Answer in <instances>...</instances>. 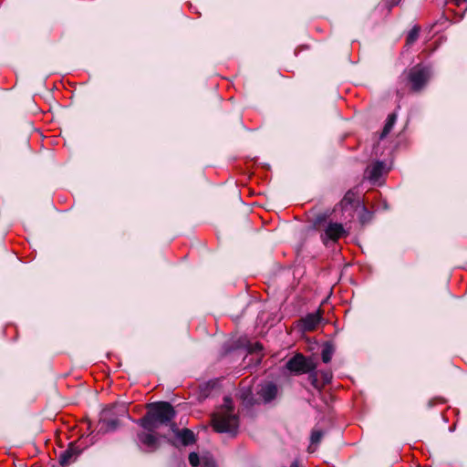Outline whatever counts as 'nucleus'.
Wrapping results in <instances>:
<instances>
[{"instance_id": "obj_14", "label": "nucleus", "mask_w": 467, "mask_h": 467, "mask_svg": "<svg viewBox=\"0 0 467 467\" xmlns=\"http://www.w3.org/2000/svg\"><path fill=\"white\" fill-rule=\"evenodd\" d=\"M333 356V349L330 347H326L322 350V360L325 363H328Z\"/></svg>"}, {"instance_id": "obj_20", "label": "nucleus", "mask_w": 467, "mask_h": 467, "mask_svg": "<svg viewBox=\"0 0 467 467\" xmlns=\"http://www.w3.org/2000/svg\"><path fill=\"white\" fill-rule=\"evenodd\" d=\"M262 349H263V347L260 343H255L253 347V350L261 351Z\"/></svg>"}, {"instance_id": "obj_15", "label": "nucleus", "mask_w": 467, "mask_h": 467, "mask_svg": "<svg viewBox=\"0 0 467 467\" xmlns=\"http://www.w3.org/2000/svg\"><path fill=\"white\" fill-rule=\"evenodd\" d=\"M418 36H419V30L417 28H413L412 30H410V32L409 33V35L407 36V44L410 45V44L414 43L416 41V39L418 38Z\"/></svg>"}, {"instance_id": "obj_2", "label": "nucleus", "mask_w": 467, "mask_h": 467, "mask_svg": "<svg viewBox=\"0 0 467 467\" xmlns=\"http://www.w3.org/2000/svg\"><path fill=\"white\" fill-rule=\"evenodd\" d=\"M213 426L217 432L234 435L239 426L238 417L234 413L232 400L224 398L223 407L213 415Z\"/></svg>"}, {"instance_id": "obj_1", "label": "nucleus", "mask_w": 467, "mask_h": 467, "mask_svg": "<svg viewBox=\"0 0 467 467\" xmlns=\"http://www.w3.org/2000/svg\"><path fill=\"white\" fill-rule=\"evenodd\" d=\"M175 417L173 407L165 401L151 403L146 415L137 423L147 431H154L161 425H168Z\"/></svg>"}, {"instance_id": "obj_3", "label": "nucleus", "mask_w": 467, "mask_h": 467, "mask_svg": "<svg viewBox=\"0 0 467 467\" xmlns=\"http://www.w3.org/2000/svg\"><path fill=\"white\" fill-rule=\"evenodd\" d=\"M431 72L430 67L417 65L410 68L408 74L409 82L413 91H420L430 79Z\"/></svg>"}, {"instance_id": "obj_12", "label": "nucleus", "mask_w": 467, "mask_h": 467, "mask_svg": "<svg viewBox=\"0 0 467 467\" xmlns=\"http://www.w3.org/2000/svg\"><path fill=\"white\" fill-rule=\"evenodd\" d=\"M396 119H397V116L395 113L389 115L386 124L384 126L382 134H381V138L385 137L392 130V128L396 122Z\"/></svg>"}, {"instance_id": "obj_9", "label": "nucleus", "mask_w": 467, "mask_h": 467, "mask_svg": "<svg viewBox=\"0 0 467 467\" xmlns=\"http://www.w3.org/2000/svg\"><path fill=\"white\" fill-rule=\"evenodd\" d=\"M79 452L80 451L78 450L77 447L70 444L69 447L59 455V463L63 466L69 464L77 459Z\"/></svg>"}, {"instance_id": "obj_8", "label": "nucleus", "mask_w": 467, "mask_h": 467, "mask_svg": "<svg viewBox=\"0 0 467 467\" xmlns=\"http://www.w3.org/2000/svg\"><path fill=\"white\" fill-rule=\"evenodd\" d=\"M171 430L176 434L177 438L184 445H190L195 442L194 433L189 429L179 431L175 424H171Z\"/></svg>"}, {"instance_id": "obj_7", "label": "nucleus", "mask_w": 467, "mask_h": 467, "mask_svg": "<svg viewBox=\"0 0 467 467\" xmlns=\"http://www.w3.org/2000/svg\"><path fill=\"white\" fill-rule=\"evenodd\" d=\"M322 318L321 311L307 314L300 320V327L303 331H313L317 328Z\"/></svg>"}, {"instance_id": "obj_10", "label": "nucleus", "mask_w": 467, "mask_h": 467, "mask_svg": "<svg viewBox=\"0 0 467 467\" xmlns=\"http://www.w3.org/2000/svg\"><path fill=\"white\" fill-rule=\"evenodd\" d=\"M277 393V388L275 384L267 382L261 386L258 394L266 402L272 400Z\"/></svg>"}, {"instance_id": "obj_19", "label": "nucleus", "mask_w": 467, "mask_h": 467, "mask_svg": "<svg viewBox=\"0 0 467 467\" xmlns=\"http://www.w3.org/2000/svg\"><path fill=\"white\" fill-rule=\"evenodd\" d=\"M323 379V385L327 384L332 379V373L330 371H322L320 372Z\"/></svg>"}, {"instance_id": "obj_16", "label": "nucleus", "mask_w": 467, "mask_h": 467, "mask_svg": "<svg viewBox=\"0 0 467 467\" xmlns=\"http://www.w3.org/2000/svg\"><path fill=\"white\" fill-rule=\"evenodd\" d=\"M323 436V432L321 431H313L311 434V443L317 444L321 441V438Z\"/></svg>"}, {"instance_id": "obj_18", "label": "nucleus", "mask_w": 467, "mask_h": 467, "mask_svg": "<svg viewBox=\"0 0 467 467\" xmlns=\"http://www.w3.org/2000/svg\"><path fill=\"white\" fill-rule=\"evenodd\" d=\"M309 379L311 381V384L316 388L319 389L321 386L319 385L318 379H317V372H312L309 375Z\"/></svg>"}, {"instance_id": "obj_4", "label": "nucleus", "mask_w": 467, "mask_h": 467, "mask_svg": "<svg viewBox=\"0 0 467 467\" xmlns=\"http://www.w3.org/2000/svg\"><path fill=\"white\" fill-rule=\"evenodd\" d=\"M286 368L296 374L308 373L316 368L312 360L306 358L302 354H296L286 362Z\"/></svg>"}, {"instance_id": "obj_13", "label": "nucleus", "mask_w": 467, "mask_h": 467, "mask_svg": "<svg viewBox=\"0 0 467 467\" xmlns=\"http://www.w3.org/2000/svg\"><path fill=\"white\" fill-rule=\"evenodd\" d=\"M109 412V410H104L103 412H102V423L105 424L107 423V426L110 429H115L116 426H117V420H106L108 414Z\"/></svg>"}, {"instance_id": "obj_17", "label": "nucleus", "mask_w": 467, "mask_h": 467, "mask_svg": "<svg viewBox=\"0 0 467 467\" xmlns=\"http://www.w3.org/2000/svg\"><path fill=\"white\" fill-rule=\"evenodd\" d=\"M200 462L199 455L196 452H191L189 455V462L192 466H198Z\"/></svg>"}, {"instance_id": "obj_6", "label": "nucleus", "mask_w": 467, "mask_h": 467, "mask_svg": "<svg viewBox=\"0 0 467 467\" xmlns=\"http://www.w3.org/2000/svg\"><path fill=\"white\" fill-rule=\"evenodd\" d=\"M151 432H140L138 434L139 445L143 447L146 451H154L159 447L158 438Z\"/></svg>"}, {"instance_id": "obj_11", "label": "nucleus", "mask_w": 467, "mask_h": 467, "mask_svg": "<svg viewBox=\"0 0 467 467\" xmlns=\"http://www.w3.org/2000/svg\"><path fill=\"white\" fill-rule=\"evenodd\" d=\"M384 164L380 161H377L368 167L366 171L368 177L372 182H377L383 173Z\"/></svg>"}, {"instance_id": "obj_21", "label": "nucleus", "mask_w": 467, "mask_h": 467, "mask_svg": "<svg viewBox=\"0 0 467 467\" xmlns=\"http://www.w3.org/2000/svg\"><path fill=\"white\" fill-rule=\"evenodd\" d=\"M451 2H453L457 6H459L462 0H451Z\"/></svg>"}, {"instance_id": "obj_5", "label": "nucleus", "mask_w": 467, "mask_h": 467, "mask_svg": "<svg viewBox=\"0 0 467 467\" xmlns=\"http://www.w3.org/2000/svg\"><path fill=\"white\" fill-rule=\"evenodd\" d=\"M324 232L325 234L322 235V240L326 244L327 239L336 242L347 234V231L342 223L333 222H329L326 225Z\"/></svg>"}]
</instances>
